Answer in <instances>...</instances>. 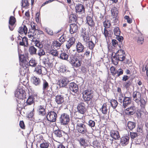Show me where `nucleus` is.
Returning <instances> with one entry per match:
<instances>
[{"label": "nucleus", "instance_id": "nucleus-1", "mask_svg": "<svg viewBox=\"0 0 148 148\" xmlns=\"http://www.w3.org/2000/svg\"><path fill=\"white\" fill-rule=\"evenodd\" d=\"M19 59L21 67L20 73L22 75H25L26 72L29 70L28 59L27 56H25L24 54H19Z\"/></svg>", "mask_w": 148, "mask_h": 148}, {"label": "nucleus", "instance_id": "nucleus-2", "mask_svg": "<svg viewBox=\"0 0 148 148\" xmlns=\"http://www.w3.org/2000/svg\"><path fill=\"white\" fill-rule=\"evenodd\" d=\"M125 58V54L124 51L122 49H119L117 51L115 55L113 56L112 58V62L115 65H117L119 61H122Z\"/></svg>", "mask_w": 148, "mask_h": 148}, {"label": "nucleus", "instance_id": "nucleus-3", "mask_svg": "<svg viewBox=\"0 0 148 148\" xmlns=\"http://www.w3.org/2000/svg\"><path fill=\"white\" fill-rule=\"evenodd\" d=\"M83 97L85 101L92 100L93 97V92L90 89L84 90L83 92Z\"/></svg>", "mask_w": 148, "mask_h": 148}, {"label": "nucleus", "instance_id": "nucleus-4", "mask_svg": "<svg viewBox=\"0 0 148 148\" xmlns=\"http://www.w3.org/2000/svg\"><path fill=\"white\" fill-rule=\"evenodd\" d=\"M81 33V36L83 38L84 41L86 43H87L90 40V38L89 33L86 31V29L85 28H82Z\"/></svg>", "mask_w": 148, "mask_h": 148}, {"label": "nucleus", "instance_id": "nucleus-5", "mask_svg": "<svg viewBox=\"0 0 148 148\" xmlns=\"http://www.w3.org/2000/svg\"><path fill=\"white\" fill-rule=\"evenodd\" d=\"M46 104L39 106L37 109V111L38 114L44 117L45 118L46 116Z\"/></svg>", "mask_w": 148, "mask_h": 148}, {"label": "nucleus", "instance_id": "nucleus-6", "mask_svg": "<svg viewBox=\"0 0 148 148\" xmlns=\"http://www.w3.org/2000/svg\"><path fill=\"white\" fill-rule=\"evenodd\" d=\"M17 42L19 43L20 45L25 47H27L28 46V41L27 37L25 36L22 38L19 35L17 37Z\"/></svg>", "mask_w": 148, "mask_h": 148}, {"label": "nucleus", "instance_id": "nucleus-7", "mask_svg": "<svg viewBox=\"0 0 148 148\" xmlns=\"http://www.w3.org/2000/svg\"><path fill=\"white\" fill-rule=\"evenodd\" d=\"M16 22V20L15 17L13 16H10L9 21L8 27L11 31H13L15 27Z\"/></svg>", "mask_w": 148, "mask_h": 148}, {"label": "nucleus", "instance_id": "nucleus-8", "mask_svg": "<svg viewBox=\"0 0 148 148\" xmlns=\"http://www.w3.org/2000/svg\"><path fill=\"white\" fill-rule=\"evenodd\" d=\"M69 82L66 78L62 77L58 80L59 85L60 87H64L68 84Z\"/></svg>", "mask_w": 148, "mask_h": 148}, {"label": "nucleus", "instance_id": "nucleus-9", "mask_svg": "<svg viewBox=\"0 0 148 148\" xmlns=\"http://www.w3.org/2000/svg\"><path fill=\"white\" fill-rule=\"evenodd\" d=\"M77 108L78 112L82 114H84L86 110L85 104L83 102H80Z\"/></svg>", "mask_w": 148, "mask_h": 148}, {"label": "nucleus", "instance_id": "nucleus-10", "mask_svg": "<svg viewBox=\"0 0 148 148\" xmlns=\"http://www.w3.org/2000/svg\"><path fill=\"white\" fill-rule=\"evenodd\" d=\"M136 108L134 106H132L125 110V113L127 115H133L136 112Z\"/></svg>", "mask_w": 148, "mask_h": 148}, {"label": "nucleus", "instance_id": "nucleus-11", "mask_svg": "<svg viewBox=\"0 0 148 148\" xmlns=\"http://www.w3.org/2000/svg\"><path fill=\"white\" fill-rule=\"evenodd\" d=\"M70 90L74 93H77L78 91L79 88L77 85L74 82H72L69 84Z\"/></svg>", "mask_w": 148, "mask_h": 148}, {"label": "nucleus", "instance_id": "nucleus-12", "mask_svg": "<svg viewBox=\"0 0 148 148\" xmlns=\"http://www.w3.org/2000/svg\"><path fill=\"white\" fill-rule=\"evenodd\" d=\"M57 117V114L54 111L49 112L46 116L47 120H56Z\"/></svg>", "mask_w": 148, "mask_h": 148}, {"label": "nucleus", "instance_id": "nucleus-13", "mask_svg": "<svg viewBox=\"0 0 148 148\" xmlns=\"http://www.w3.org/2000/svg\"><path fill=\"white\" fill-rule=\"evenodd\" d=\"M131 97L125 96L123 101V106L124 108H125L129 106L131 103Z\"/></svg>", "mask_w": 148, "mask_h": 148}, {"label": "nucleus", "instance_id": "nucleus-14", "mask_svg": "<svg viewBox=\"0 0 148 148\" xmlns=\"http://www.w3.org/2000/svg\"><path fill=\"white\" fill-rule=\"evenodd\" d=\"M93 16L92 17L88 15L86 17V22L88 25L90 27H94L95 25V23L93 18Z\"/></svg>", "mask_w": 148, "mask_h": 148}, {"label": "nucleus", "instance_id": "nucleus-15", "mask_svg": "<svg viewBox=\"0 0 148 148\" xmlns=\"http://www.w3.org/2000/svg\"><path fill=\"white\" fill-rule=\"evenodd\" d=\"M75 10L76 12L79 14H82L85 12V8L81 4H78L76 5L75 6Z\"/></svg>", "mask_w": 148, "mask_h": 148}, {"label": "nucleus", "instance_id": "nucleus-16", "mask_svg": "<svg viewBox=\"0 0 148 148\" xmlns=\"http://www.w3.org/2000/svg\"><path fill=\"white\" fill-rule=\"evenodd\" d=\"M84 46L80 42H78L76 45V50L78 53H82L84 51Z\"/></svg>", "mask_w": 148, "mask_h": 148}, {"label": "nucleus", "instance_id": "nucleus-17", "mask_svg": "<svg viewBox=\"0 0 148 148\" xmlns=\"http://www.w3.org/2000/svg\"><path fill=\"white\" fill-rule=\"evenodd\" d=\"M75 39L74 37H72L70 38L67 41L66 44V48L69 49L75 43Z\"/></svg>", "mask_w": 148, "mask_h": 148}, {"label": "nucleus", "instance_id": "nucleus-18", "mask_svg": "<svg viewBox=\"0 0 148 148\" xmlns=\"http://www.w3.org/2000/svg\"><path fill=\"white\" fill-rule=\"evenodd\" d=\"M24 92V91L22 89L18 88L15 92V96L18 99L23 100L22 97Z\"/></svg>", "mask_w": 148, "mask_h": 148}, {"label": "nucleus", "instance_id": "nucleus-19", "mask_svg": "<svg viewBox=\"0 0 148 148\" xmlns=\"http://www.w3.org/2000/svg\"><path fill=\"white\" fill-rule=\"evenodd\" d=\"M34 32L32 31L31 32H28V33L27 36L28 37L30 38L29 40H30L32 42H34L35 43L37 42L38 40H39V39L37 38L36 36L34 35Z\"/></svg>", "mask_w": 148, "mask_h": 148}, {"label": "nucleus", "instance_id": "nucleus-20", "mask_svg": "<svg viewBox=\"0 0 148 148\" xmlns=\"http://www.w3.org/2000/svg\"><path fill=\"white\" fill-rule=\"evenodd\" d=\"M133 97L134 100L136 103H138L140 102L141 99V95L139 92H134L133 94Z\"/></svg>", "mask_w": 148, "mask_h": 148}, {"label": "nucleus", "instance_id": "nucleus-21", "mask_svg": "<svg viewBox=\"0 0 148 148\" xmlns=\"http://www.w3.org/2000/svg\"><path fill=\"white\" fill-rule=\"evenodd\" d=\"M27 30L26 26L25 25H23L19 27L18 32L20 34H24L26 35L27 32Z\"/></svg>", "mask_w": 148, "mask_h": 148}, {"label": "nucleus", "instance_id": "nucleus-22", "mask_svg": "<svg viewBox=\"0 0 148 148\" xmlns=\"http://www.w3.org/2000/svg\"><path fill=\"white\" fill-rule=\"evenodd\" d=\"M70 32L71 34L76 32L78 30V27L77 24L72 23L70 25Z\"/></svg>", "mask_w": 148, "mask_h": 148}, {"label": "nucleus", "instance_id": "nucleus-23", "mask_svg": "<svg viewBox=\"0 0 148 148\" xmlns=\"http://www.w3.org/2000/svg\"><path fill=\"white\" fill-rule=\"evenodd\" d=\"M55 101L58 104H61L64 102V96L62 95H58L56 96Z\"/></svg>", "mask_w": 148, "mask_h": 148}, {"label": "nucleus", "instance_id": "nucleus-24", "mask_svg": "<svg viewBox=\"0 0 148 148\" xmlns=\"http://www.w3.org/2000/svg\"><path fill=\"white\" fill-rule=\"evenodd\" d=\"M144 112V110L143 109L137 110L135 114L136 117L138 119H141L143 116Z\"/></svg>", "mask_w": 148, "mask_h": 148}, {"label": "nucleus", "instance_id": "nucleus-25", "mask_svg": "<svg viewBox=\"0 0 148 148\" xmlns=\"http://www.w3.org/2000/svg\"><path fill=\"white\" fill-rule=\"evenodd\" d=\"M32 81L33 84L36 86H39L41 84V81L40 79L35 76L32 77Z\"/></svg>", "mask_w": 148, "mask_h": 148}, {"label": "nucleus", "instance_id": "nucleus-26", "mask_svg": "<svg viewBox=\"0 0 148 148\" xmlns=\"http://www.w3.org/2000/svg\"><path fill=\"white\" fill-rule=\"evenodd\" d=\"M110 135L115 140L119 139L120 138L119 133L117 131L112 130L111 131Z\"/></svg>", "mask_w": 148, "mask_h": 148}, {"label": "nucleus", "instance_id": "nucleus-27", "mask_svg": "<svg viewBox=\"0 0 148 148\" xmlns=\"http://www.w3.org/2000/svg\"><path fill=\"white\" fill-rule=\"evenodd\" d=\"M102 33L105 37L107 38L108 37H111L113 34V32L111 30L108 31L107 29L104 28V31Z\"/></svg>", "mask_w": 148, "mask_h": 148}, {"label": "nucleus", "instance_id": "nucleus-28", "mask_svg": "<svg viewBox=\"0 0 148 148\" xmlns=\"http://www.w3.org/2000/svg\"><path fill=\"white\" fill-rule=\"evenodd\" d=\"M28 51L30 54L31 55L37 54V49L33 46H31L29 47Z\"/></svg>", "mask_w": 148, "mask_h": 148}, {"label": "nucleus", "instance_id": "nucleus-29", "mask_svg": "<svg viewBox=\"0 0 148 148\" xmlns=\"http://www.w3.org/2000/svg\"><path fill=\"white\" fill-rule=\"evenodd\" d=\"M129 139V137L127 136L122 137L121 140V144L123 146L126 145L128 144Z\"/></svg>", "mask_w": 148, "mask_h": 148}, {"label": "nucleus", "instance_id": "nucleus-30", "mask_svg": "<svg viewBox=\"0 0 148 148\" xmlns=\"http://www.w3.org/2000/svg\"><path fill=\"white\" fill-rule=\"evenodd\" d=\"M34 98L32 95H31L29 96L26 102L27 105H30L34 103Z\"/></svg>", "mask_w": 148, "mask_h": 148}, {"label": "nucleus", "instance_id": "nucleus-31", "mask_svg": "<svg viewBox=\"0 0 148 148\" xmlns=\"http://www.w3.org/2000/svg\"><path fill=\"white\" fill-rule=\"evenodd\" d=\"M62 45V43L59 42L57 40H54L52 43V46L53 48L56 49H59Z\"/></svg>", "mask_w": 148, "mask_h": 148}, {"label": "nucleus", "instance_id": "nucleus-32", "mask_svg": "<svg viewBox=\"0 0 148 148\" xmlns=\"http://www.w3.org/2000/svg\"><path fill=\"white\" fill-rule=\"evenodd\" d=\"M112 15L113 16L114 18H116L117 16L118 13V11L117 8L114 7L111 10Z\"/></svg>", "mask_w": 148, "mask_h": 148}, {"label": "nucleus", "instance_id": "nucleus-33", "mask_svg": "<svg viewBox=\"0 0 148 148\" xmlns=\"http://www.w3.org/2000/svg\"><path fill=\"white\" fill-rule=\"evenodd\" d=\"M60 120H69V115L66 113L62 114L60 117Z\"/></svg>", "mask_w": 148, "mask_h": 148}, {"label": "nucleus", "instance_id": "nucleus-34", "mask_svg": "<svg viewBox=\"0 0 148 148\" xmlns=\"http://www.w3.org/2000/svg\"><path fill=\"white\" fill-rule=\"evenodd\" d=\"M58 58L62 60H66L68 59L69 56L65 52H62L58 56Z\"/></svg>", "mask_w": 148, "mask_h": 148}, {"label": "nucleus", "instance_id": "nucleus-35", "mask_svg": "<svg viewBox=\"0 0 148 148\" xmlns=\"http://www.w3.org/2000/svg\"><path fill=\"white\" fill-rule=\"evenodd\" d=\"M77 20V18L76 15L74 14H71L69 17V22L70 23L76 22Z\"/></svg>", "mask_w": 148, "mask_h": 148}, {"label": "nucleus", "instance_id": "nucleus-36", "mask_svg": "<svg viewBox=\"0 0 148 148\" xmlns=\"http://www.w3.org/2000/svg\"><path fill=\"white\" fill-rule=\"evenodd\" d=\"M103 23L104 28H109L111 25L110 21L108 19H106Z\"/></svg>", "mask_w": 148, "mask_h": 148}, {"label": "nucleus", "instance_id": "nucleus-37", "mask_svg": "<svg viewBox=\"0 0 148 148\" xmlns=\"http://www.w3.org/2000/svg\"><path fill=\"white\" fill-rule=\"evenodd\" d=\"M77 60V58H75V56L72 55L70 56L69 59L68 61L72 65Z\"/></svg>", "mask_w": 148, "mask_h": 148}, {"label": "nucleus", "instance_id": "nucleus-38", "mask_svg": "<svg viewBox=\"0 0 148 148\" xmlns=\"http://www.w3.org/2000/svg\"><path fill=\"white\" fill-rule=\"evenodd\" d=\"M136 126L135 123L131 121H129L127 123V126L128 128L130 130L134 129Z\"/></svg>", "mask_w": 148, "mask_h": 148}, {"label": "nucleus", "instance_id": "nucleus-39", "mask_svg": "<svg viewBox=\"0 0 148 148\" xmlns=\"http://www.w3.org/2000/svg\"><path fill=\"white\" fill-rule=\"evenodd\" d=\"M87 44H88V48L92 51L95 46V44L92 40L89 41Z\"/></svg>", "mask_w": 148, "mask_h": 148}, {"label": "nucleus", "instance_id": "nucleus-40", "mask_svg": "<svg viewBox=\"0 0 148 148\" xmlns=\"http://www.w3.org/2000/svg\"><path fill=\"white\" fill-rule=\"evenodd\" d=\"M110 103L111 104V106L114 109H115L117 106L118 102L117 101L114 99H112L110 100Z\"/></svg>", "mask_w": 148, "mask_h": 148}, {"label": "nucleus", "instance_id": "nucleus-41", "mask_svg": "<svg viewBox=\"0 0 148 148\" xmlns=\"http://www.w3.org/2000/svg\"><path fill=\"white\" fill-rule=\"evenodd\" d=\"M21 3L22 7L25 8H27L29 5L28 0H22Z\"/></svg>", "mask_w": 148, "mask_h": 148}, {"label": "nucleus", "instance_id": "nucleus-42", "mask_svg": "<svg viewBox=\"0 0 148 148\" xmlns=\"http://www.w3.org/2000/svg\"><path fill=\"white\" fill-rule=\"evenodd\" d=\"M42 89L45 90L47 89L49 87V85L48 82L45 79H43Z\"/></svg>", "mask_w": 148, "mask_h": 148}, {"label": "nucleus", "instance_id": "nucleus-43", "mask_svg": "<svg viewBox=\"0 0 148 148\" xmlns=\"http://www.w3.org/2000/svg\"><path fill=\"white\" fill-rule=\"evenodd\" d=\"M100 110L103 114H106L107 113L108 109L107 108V105L106 103H104L103 104L101 108L100 109Z\"/></svg>", "mask_w": 148, "mask_h": 148}, {"label": "nucleus", "instance_id": "nucleus-44", "mask_svg": "<svg viewBox=\"0 0 148 148\" xmlns=\"http://www.w3.org/2000/svg\"><path fill=\"white\" fill-rule=\"evenodd\" d=\"M78 140L81 146H82L83 147H84L86 146V141L84 138H80L79 139H78Z\"/></svg>", "mask_w": 148, "mask_h": 148}, {"label": "nucleus", "instance_id": "nucleus-45", "mask_svg": "<svg viewBox=\"0 0 148 148\" xmlns=\"http://www.w3.org/2000/svg\"><path fill=\"white\" fill-rule=\"evenodd\" d=\"M114 34L116 36H120L121 33V31L119 28L118 27L114 28L113 30Z\"/></svg>", "mask_w": 148, "mask_h": 148}, {"label": "nucleus", "instance_id": "nucleus-46", "mask_svg": "<svg viewBox=\"0 0 148 148\" xmlns=\"http://www.w3.org/2000/svg\"><path fill=\"white\" fill-rule=\"evenodd\" d=\"M140 102V106L141 107V109L144 110V109H145V106L146 103V101L143 99H141Z\"/></svg>", "mask_w": 148, "mask_h": 148}, {"label": "nucleus", "instance_id": "nucleus-47", "mask_svg": "<svg viewBox=\"0 0 148 148\" xmlns=\"http://www.w3.org/2000/svg\"><path fill=\"white\" fill-rule=\"evenodd\" d=\"M81 62L77 58L76 61L72 65V66L75 68H78L81 66Z\"/></svg>", "mask_w": 148, "mask_h": 148}, {"label": "nucleus", "instance_id": "nucleus-48", "mask_svg": "<svg viewBox=\"0 0 148 148\" xmlns=\"http://www.w3.org/2000/svg\"><path fill=\"white\" fill-rule=\"evenodd\" d=\"M29 62V66H30L32 67H35L36 66L37 63L36 62L35 60L33 58L31 59Z\"/></svg>", "mask_w": 148, "mask_h": 148}, {"label": "nucleus", "instance_id": "nucleus-49", "mask_svg": "<svg viewBox=\"0 0 148 148\" xmlns=\"http://www.w3.org/2000/svg\"><path fill=\"white\" fill-rule=\"evenodd\" d=\"M34 71L36 72L37 74L40 75L42 73V66L38 65L35 68Z\"/></svg>", "mask_w": 148, "mask_h": 148}, {"label": "nucleus", "instance_id": "nucleus-50", "mask_svg": "<svg viewBox=\"0 0 148 148\" xmlns=\"http://www.w3.org/2000/svg\"><path fill=\"white\" fill-rule=\"evenodd\" d=\"M37 55L40 58L41 57L45 55V53L44 50L42 49H39Z\"/></svg>", "mask_w": 148, "mask_h": 148}, {"label": "nucleus", "instance_id": "nucleus-51", "mask_svg": "<svg viewBox=\"0 0 148 148\" xmlns=\"http://www.w3.org/2000/svg\"><path fill=\"white\" fill-rule=\"evenodd\" d=\"M54 133L56 136L58 138H60L62 136V131L60 130H55Z\"/></svg>", "mask_w": 148, "mask_h": 148}, {"label": "nucleus", "instance_id": "nucleus-52", "mask_svg": "<svg viewBox=\"0 0 148 148\" xmlns=\"http://www.w3.org/2000/svg\"><path fill=\"white\" fill-rule=\"evenodd\" d=\"M49 53L55 57L57 56L58 57L59 53L58 51L56 50L52 49L49 52Z\"/></svg>", "mask_w": 148, "mask_h": 148}, {"label": "nucleus", "instance_id": "nucleus-53", "mask_svg": "<svg viewBox=\"0 0 148 148\" xmlns=\"http://www.w3.org/2000/svg\"><path fill=\"white\" fill-rule=\"evenodd\" d=\"M144 42V38L142 36H139L137 39V43L138 45H141L143 44Z\"/></svg>", "mask_w": 148, "mask_h": 148}, {"label": "nucleus", "instance_id": "nucleus-54", "mask_svg": "<svg viewBox=\"0 0 148 148\" xmlns=\"http://www.w3.org/2000/svg\"><path fill=\"white\" fill-rule=\"evenodd\" d=\"M78 131L80 133L84 134L86 132V129L85 127H82L81 128H77Z\"/></svg>", "mask_w": 148, "mask_h": 148}, {"label": "nucleus", "instance_id": "nucleus-55", "mask_svg": "<svg viewBox=\"0 0 148 148\" xmlns=\"http://www.w3.org/2000/svg\"><path fill=\"white\" fill-rule=\"evenodd\" d=\"M49 146L48 143L45 142L40 144V147L41 148H47Z\"/></svg>", "mask_w": 148, "mask_h": 148}, {"label": "nucleus", "instance_id": "nucleus-56", "mask_svg": "<svg viewBox=\"0 0 148 148\" xmlns=\"http://www.w3.org/2000/svg\"><path fill=\"white\" fill-rule=\"evenodd\" d=\"M111 73L112 75L113 76H114L116 75L117 70L116 69L115 67L114 66H112L110 68Z\"/></svg>", "mask_w": 148, "mask_h": 148}, {"label": "nucleus", "instance_id": "nucleus-57", "mask_svg": "<svg viewBox=\"0 0 148 148\" xmlns=\"http://www.w3.org/2000/svg\"><path fill=\"white\" fill-rule=\"evenodd\" d=\"M123 70L121 68L119 69L116 71V77H119L121 75L123 74Z\"/></svg>", "mask_w": 148, "mask_h": 148}, {"label": "nucleus", "instance_id": "nucleus-58", "mask_svg": "<svg viewBox=\"0 0 148 148\" xmlns=\"http://www.w3.org/2000/svg\"><path fill=\"white\" fill-rule=\"evenodd\" d=\"M46 64L47 65L46 66L47 68L50 69L52 68L53 66V63L50 59L49 60H48L47 63Z\"/></svg>", "mask_w": 148, "mask_h": 148}, {"label": "nucleus", "instance_id": "nucleus-59", "mask_svg": "<svg viewBox=\"0 0 148 148\" xmlns=\"http://www.w3.org/2000/svg\"><path fill=\"white\" fill-rule=\"evenodd\" d=\"M125 96L122 93H120L118 97V100L119 102L121 103H122L123 99H124Z\"/></svg>", "mask_w": 148, "mask_h": 148}, {"label": "nucleus", "instance_id": "nucleus-60", "mask_svg": "<svg viewBox=\"0 0 148 148\" xmlns=\"http://www.w3.org/2000/svg\"><path fill=\"white\" fill-rule=\"evenodd\" d=\"M37 26L36 24L34 22H31V29L33 31V32H34L36 30H37V29H36V27Z\"/></svg>", "mask_w": 148, "mask_h": 148}, {"label": "nucleus", "instance_id": "nucleus-61", "mask_svg": "<svg viewBox=\"0 0 148 148\" xmlns=\"http://www.w3.org/2000/svg\"><path fill=\"white\" fill-rule=\"evenodd\" d=\"M35 46L40 49H41L43 47V45L42 43L40 42V40H38L37 42L34 43Z\"/></svg>", "mask_w": 148, "mask_h": 148}, {"label": "nucleus", "instance_id": "nucleus-62", "mask_svg": "<svg viewBox=\"0 0 148 148\" xmlns=\"http://www.w3.org/2000/svg\"><path fill=\"white\" fill-rule=\"evenodd\" d=\"M143 125H138L137 128V132L141 134H142L143 133Z\"/></svg>", "mask_w": 148, "mask_h": 148}, {"label": "nucleus", "instance_id": "nucleus-63", "mask_svg": "<svg viewBox=\"0 0 148 148\" xmlns=\"http://www.w3.org/2000/svg\"><path fill=\"white\" fill-rule=\"evenodd\" d=\"M26 87L27 89L28 90L29 92H31V93H34V90L32 88V87L29 86L28 84L27 85H26Z\"/></svg>", "mask_w": 148, "mask_h": 148}, {"label": "nucleus", "instance_id": "nucleus-64", "mask_svg": "<svg viewBox=\"0 0 148 148\" xmlns=\"http://www.w3.org/2000/svg\"><path fill=\"white\" fill-rule=\"evenodd\" d=\"M109 115L107 113L104 114L103 116H101L100 118V120H107L109 119Z\"/></svg>", "mask_w": 148, "mask_h": 148}]
</instances>
